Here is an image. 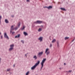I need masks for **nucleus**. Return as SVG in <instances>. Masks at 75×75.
Segmentation results:
<instances>
[{"label": "nucleus", "mask_w": 75, "mask_h": 75, "mask_svg": "<svg viewBox=\"0 0 75 75\" xmlns=\"http://www.w3.org/2000/svg\"><path fill=\"white\" fill-rule=\"evenodd\" d=\"M75 40V38L73 40H72L71 42H73Z\"/></svg>", "instance_id": "obj_33"}, {"label": "nucleus", "mask_w": 75, "mask_h": 75, "mask_svg": "<svg viewBox=\"0 0 75 75\" xmlns=\"http://www.w3.org/2000/svg\"><path fill=\"white\" fill-rule=\"evenodd\" d=\"M41 27H43V26L41 25Z\"/></svg>", "instance_id": "obj_39"}, {"label": "nucleus", "mask_w": 75, "mask_h": 75, "mask_svg": "<svg viewBox=\"0 0 75 75\" xmlns=\"http://www.w3.org/2000/svg\"><path fill=\"white\" fill-rule=\"evenodd\" d=\"M41 31H42V28H39L38 30V31L39 32H40Z\"/></svg>", "instance_id": "obj_15"}, {"label": "nucleus", "mask_w": 75, "mask_h": 75, "mask_svg": "<svg viewBox=\"0 0 75 75\" xmlns=\"http://www.w3.org/2000/svg\"><path fill=\"white\" fill-rule=\"evenodd\" d=\"M14 26L13 25H12L11 27V30L10 32V34H11V33L12 32V30H14V28L13 27Z\"/></svg>", "instance_id": "obj_6"}, {"label": "nucleus", "mask_w": 75, "mask_h": 75, "mask_svg": "<svg viewBox=\"0 0 75 75\" xmlns=\"http://www.w3.org/2000/svg\"><path fill=\"white\" fill-rule=\"evenodd\" d=\"M20 24H21L20 22H19L17 24V25L18 27H20Z\"/></svg>", "instance_id": "obj_12"}, {"label": "nucleus", "mask_w": 75, "mask_h": 75, "mask_svg": "<svg viewBox=\"0 0 75 75\" xmlns=\"http://www.w3.org/2000/svg\"><path fill=\"white\" fill-rule=\"evenodd\" d=\"M1 33L0 32V35H1Z\"/></svg>", "instance_id": "obj_42"}, {"label": "nucleus", "mask_w": 75, "mask_h": 75, "mask_svg": "<svg viewBox=\"0 0 75 75\" xmlns=\"http://www.w3.org/2000/svg\"><path fill=\"white\" fill-rule=\"evenodd\" d=\"M43 7L44 8H48V7L47 6H44Z\"/></svg>", "instance_id": "obj_28"}, {"label": "nucleus", "mask_w": 75, "mask_h": 75, "mask_svg": "<svg viewBox=\"0 0 75 75\" xmlns=\"http://www.w3.org/2000/svg\"><path fill=\"white\" fill-rule=\"evenodd\" d=\"M23 34L25 36H26V35H28V34H27V33L25 32H23Z\"/></svg>", "instance_id": "obj_11"}, {"label": "nucleus", "mask_w": 75, "mask_h": 75, "mask_svg": "<svg viewBox=\"0 0 75 75\" xmlns=\"http://www.w3.org/2000/svg\"><path fill=\"white\" fill-rule=\"evenodd\" d=\"M38 40H40V41H42V37H40L38 39Z\"/></svg>", "instance_id": "obj_8"}, {"label": "nucleus", "mask_w": 75, "mask_h": 75, "mask_svg": "<svg viewBox=\"0 0 75 75\" xmlns=\"http://www.w3.org/2000/svg\"><path fill=\"white\" fill-rule=\"evenodd\" d=\"M24 28H25V27L24 26H23V27H22L21 28V30H23L24 29Z\"/></svg>", "instance_id": "obj_17"}, {"label": "nucleus", "mask_w": 75, "mask_h": 75, "mask_svg": "<svg viewBox=\"0 0 75 75\" xmlns=\"http://www.w3.org/2000/svg\"><path fill=\"white\" fill-rule=\"evenodd\" d=\"M59 69H61V68H59Z\"/></svg>", "instance_id": "obj_43"}, {"label": "nucleus", "mask_w": 75, "mask_h": 75, "mask_svg": "<svg viewBox=\"0 0 75 75\" xmlns=\"http://www.w3.org/2000/svg\"><path fill=\"white\" fill-rule=\"evenodd\" d=\"M17 37H18V36H17V35L15 36V38H17Z\"/></svg>", "instance_id": "obj_29"}, {"label": "nucleus", "mask_w": 75, "mask_h": 75, "mask_svg": "<svg viewBox=\"0 0 75 75\" xmlns=\"http://www.w3.org/2000/svg\"><path fill=\"white\" fill-rule=\"evenodd\" d=\"M37 66L35 64L34 66H33L31 68V69L32 70H33V69H34L35 68V67H36Z\"/></svg>", "instance_id": "obj_7"}, {"label": "nucleus", "mask_w": 75, "mask_h": 75, "mask_svg": "<svg viewBox=\"0 0 75 75\" xmlns=\"http://www.w3.org/2000/svg\"><path fill=\"white\" fill-rule=\"evenodd\" d=\"M57 46L59 47V42H57Z\"/></svg>", "instance_id": "obj_27"}, {"label": "nucleus", "mask_w": 75, "mask_h": 75, "mask_svg": "<svg viewBox=\"0 0 75 75\" xmlns=\"http://www.w3.org/2000/svg\"><path fill=\"white\" fill-rule=\"evenodd\" d=\"M17 29H18V27H16L15 28V30H17Z\"/></svg>", "instance_id": "obj_25"}, {"label": "nucleus", "mask_w": 75, "mask_h": 75, "mask_svg": "<svg viewBox=\"0 0 75 75\" xmlns=\"http://www.w3.org/2000/svg\"><path fill=\"white\" fill-rule=\"evenodd\" d=\"M4 38H6V39H7L8 40V39H9V38H8V36H7V34H6V33H4Z\"/></svg>", "instance_id": "obj_4"}, {"label": "nucleus", "mask_w": 75, "mask_h": 75, "mask_svg": "<svg viewBox=\"0 0 75 75\" xmlns=\"http://www.w3.org/2000/svg\"><path fill=\"white\" fill-rule=\"evenodd\" d=\"M60 9L63 11H66V10L65 9V8H60Z\"/></svg>", "instance_id": "obj_13"}, {"label": "nucleus", "mask_w": 75, "mask_h": 75, "mask_svg": "<svg viewBox=\"0 0 75 75\" xmlns=\"http://www.w3.org/2000/svg\"><path fill=\"white\" fill-rule=\"evenodd\" d=\"M14 45L13 44H12L10 46V48L8 49V51H12V50H13V48H14Z\"/></svg>", "instance_id": "obj_2"}, {"label": "nucleus", "mask_w": 75, "mask_h": 75, "mask_svg": "<svg viewBox=\"0 0 75 75\" xmlns=\"http://www.w3.org/2000/svg\"><path fill=\"white\" fill-rule=\"evenodd\" d=\"M68 38H69V37H66L64 38V40H67V39H68Z\"/></svg>", "instance_id": "obj_22"}, {"label": "nucleus", "mask_w": 75, "mask_h": 75, "mask_svg": "<svg viewBox=\"0 0 75 75\" xmlns=\"http://www.w3.org/2000/svg\"><path fill=\"white\" fill-rule=\"evenodd\" d=\"M48 51V49H46L45 52V53L47 52Z\"/></svg>", "instance_id": "obj_23"}, {"label": "nucleus", "mask_w": 75, "mask_h": 75, "mask_svg": "<svg viewBox=\"0 0 75 75\" xmlns=\"http://www.w3.org/2000/svg\"><path fill=\"white\" fill-rule=\"evenodd\" d=\"M1 16H0V24L1 23Z\"/></svg>", "instance_id": "obj_24"}, {"label": "nucleus", "mask_w": 75, "mask_h": 75, "mask_svg": "<svg viewBox=\"0 0 75 75\" xmlns=\"http://www.w3.org/2000/svg\"><path fill=\"white\" fill-rule=\"evenodd\" d=\"M27 54H28V53H27L26 54H25V56H26V58H27Z\"/></svg>", "instance_id": "obj_34"}, {"label": "nucleus", "mask_w": 75, "mask_h": 75, "mask_svg": "<svg viewBox=\"0 0 75 75\" xmlns=\"http://www.w3.org/2000/svg\"><path fill=\"white\" fill-rule=\"evenodd\" d=\"M43 54V52H40L38 54V57H41V56Z\"/></svg>", "instance_id": "obj_5"}, {"label": "nucleus", "mask_w": 75, "mask_h": 75, "mask_svg": "<svg viewBox=\"0 0 75 75\" xmlns=\"http://www.w3.org/2000/svg\"><path fill=\"white\" fill-rule=\"evenodd\" d=\"M20 36H21V35H20V34H19L18 35V37L17 38H20Z\"/></svg>", "instance_id": "obj_21"}, {"label": "nucleus", "mask_w": 75, "mask_h": 75, "mask_svg": "<svg viewBox=\"0 0 75 75\" xmlns=\"http://www.w3.org/2000/svg\"><path fill=\"white\" fill-rule=\"evenodd\" d=\"M29 72H30V71H27L25 74L26 75H28V74H29Z\"/></svg>", "instance_id": "obj_19"}, {"label": "nucleus", "mask_w": 75, "mask_h": 75, "mask_svg": "<svg viewBox=\"0 0 75 75\" xmlns=\"http://www.w3.org/2000/svg\"><path fill=\"white\" fill-rule=\"evenodd\" d=\"M52 45L51 44H50V47H52Z\"/></svg>", "instance_id": "obj_38"}, {"label": "nucleus", "mask_w": 75, "mask_h": 75, "mask_svg": "<svg viewBox=\"0 0 75 75\" xmlns=\"http://www.w3.org/2000/svg\"><path fill=\"white\" fill-rule=\"evenodd\" d=\"M33 58H35V59H37V56H34L33 57Z\"/></svg>", "instance_id": "obj_20"}, {"label": "nucleus", "mask_w": 75, "mask_h": 75, "mask_svg": "<svg viewBox=\"0 0 75 75\" xmlns=\"http://www.w3.org/2000/svg\"><path fill=\"white\" fill-rule=\"evenodd\" d=\"M1 39H2V38H3V35H1Z\"/></svg>", "instance_id": "obj_32"}, {"label": "nucleus", "mask_w": 75, "mask_h": 75, "mask_svg": "<svg viewBox=\"0 0 75 75\" xmlns=\"http://www.w3.org/2000/svg\"><path fill=\"white\" fill-rule=\"evenodd\" d=\"M40 61H37V63L35 64V65H36V66H37V65H38V64H40Z\"/></svg>", "instance_id": "obj_9"}, {"label": "nucleus", "mask_w": 75, "mask_h": 75, "mask_svg": "<svg viewBox=\"0 0 75 75\" xmlns=\"http://www.w3.org/2000/svg\"><path fill=\"white\" fill-rule=\"evenodd\" d=\"M64 65H66V64L65 63H64Z\"/></svg>", "instance_id": "obj_40"}, {"label": "nucleus", "mask_w": 75, "mask_h": 75, "mask_svg": "<svg viewBox=\"0 0 75 75\" xmlns=\"http://www.w3.org/2000/svg\"><path fill=\"white\" fill-rule=\"evenodd\" d=\"M13 67L14 68V67H15V64H14V65H13Z\"/></svg>", "instance_id": "obj_37"}, {"label": "nucleus", "mask_w": 75, "mask_h": 75, "mask_svg": "<svg viewBox=\"0 0 75 75\" xmlns=\"http://www.w3.org/2000/svg\"><path fill=\"white\" fill-rule=\"evenodd\" d=\"M15 32H12V34H13H13H15Z\"/></svg>", "instance_id": "obj_30"}, {"label": "nucleus", "mask_w": 75, "mask_h": 75, "mask_svg": "<svg viewBox=\"0 0 75 75\" xmlns=\"http://www.w3.org/2000/svg\"><path fill=\"white\" fill-rule=\"evenodd\" d=\"M69 72H72V70H69Z\"/></svg>", "instance_id": "obj_35"}, {"label": "nucleus", "mask_w": 75, "mask_h": 75, "mask_svg": "<svg viewBox=\"0 0 75 75\" xmlns=\"http://www.w3.org/2000/svg\"><path fill=\"white\" fill-rule=\"evenodd\" d=\"M21 42H22L23 44H24V41L23 40H21Z\"/></svg>", "instance_id": "obj_31"}, {"label": "nucleus", "mask_w": 75, "mask_h": 75, "mask_svg": "<svg viewBox=\"0 0 75 75\" xmlns=\"http://www.w3.org/2000/svg\"><path fill=\"white\" fill-rule=\"evenodd\" d=\"M5 21L6 23H8V20H7L5 19Z\"/></svg>", "instance_id": "obj_18"}, {"label": "nucleus", "mask_w": 75, "mask_h": 75, "mask_svg": "<svg viewBox=\"0 0 75 75\" xmlns=\"http://www.w3.org/2000/svg\"><path fill=\"white\" fill-rule=\"evenodd\" d=\"M10 71V69H7L6 71Z\"/></svg>", "instance_id": "obj_26"}, {"label": "nucleus", "mask_w": 75, "mask_h": 75, "mask_svg": "<svg viewBox=\"0 0 75 75\" xmlns=\"http://www.w3.org/2000/svg\"><path fill=\"white\" fill-rule=\"evenodd\" d=\"M50 51L47 52H46L47 55H48L50 54Z\"/></svg>", "instance_id": "obj_14"}, {"label": "nucleus", "mask_w": 75, "mask_h": 75, "mask_svg": "<svg viewBox=\"0 0 75 75\" xmlns=\"http://www.w3.org/2000/svg\"><path fill=\"white\" fill-rule=\"evenodd\" d=\"M56 41V40L55 39H53L52 41V43H54V42H55Z\"/></svg>", "instance_id": "obj_16"}, {"label": "nucleus", "mask_w": 75, "mask_h": 75, "mask_svg": "<svg viewBox=\"0 0 75 75\" xmlns=\"http://www.w3.org/2000/svg\"><path fill=\"white\" fill-rule=\"evenodd\" d=\"M12 17H14V16H12Z\"/></svg>", "instance_id": "obj_41"}, {"label": "nucleus", "mask_w": 75, "mask_h": 75, "mask_svg": "<svg viewBox=\"0 0 75 75\" xmlns=\"http://www.w3.org/2000/svg\"><path fill=\"white\" fill-rule=\"evenodd\" d=\"M27 2H28L30 1V0H27Z\"/></svg>", "instance_id": "obj_36"}, {"label": "nucleus", "mask_w": 75, "mask_h": 75, "mask_svg": "<svg viewBox=\"0 0 75 75\" xmlns=\"http://www.w3.org/2000/svg\"><path fill=\"white\" fill-rule=\"evenodd\" d=\"M34 23L40 24H41V23H43V21H37L36 22H34Z\"/></svg>", "instance_id": "obj_3"}, {"label": "nucleus", "mask_w": 75, "mask_h": 75, "mask_svg": "<svg viewBox=\"0 0 75 75\" xmlns=\"http://www.w3.org/2000/svg\"><path fill=\"white\" fill-rule=\"evenodd\" d=\"M52 8V6H50L48 7H47V9H51Z\"/></svg>", "instance_id": "obj_10"}, {"label": "nucleus", "mask_w": 75, "mask_h": 75, "mask_svg": "<svg viewBox=\"0 0 75 75\" xmlns=\"http://www.w3.org/2000/svg\"><path fill=\"white\" fill-rule=\"evenodd\" d=\"M46 60V59L44 58L42 59V62H41V69H42V68L44 67V63H45V61Z\"/></svg>", "instance_id": "obj_1"}]
</instances>
